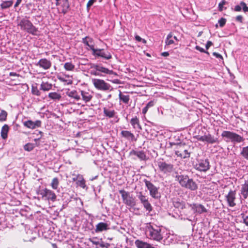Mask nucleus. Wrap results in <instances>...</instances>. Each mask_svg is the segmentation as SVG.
<instances>
[{
    "mask_svg": "<svg viewBox=\"0 0 248 248\" xmlns=\"http://www.w3.org/2000/svg\"><path fill=\"white\" fill-rule=\"evenodd\" d=\"M175 178V180L178 182L182 187L191 191H195L198 189L197 183L193 179L190 178L187 175L177 173Z\"/></svg>",
    "mask_w": 248,
    "mask_h": 248,
    "instance_id": "1",
    "label": "nucleus"
},
{
    "mask_svg": "<svg viewBox=\"0 0 248 248\" xmlns=\"http://www.w3.org/2000/svg\"><path fill=\"white\" fill-rule=\"evenodd\" d=\"M161 228L155 224L148 223L145 227V233L150 239L160 241L163 236L161 233Z\"/></svg>",
    "mask_w": 248,
    "mask_h": 248,
    "instance_id": "2",
    "label": "nucleus"
},
{
    "mask_svg": "<svg viewBox=\"0 0 248 248\" xmlns=\"http://www.w3.org/2000/svg\"><path fill=\"white\" fill-rule=\"evenodd\" d=\"M29 17L26 16L22 18L17 23L21 30L23 31L33 35H39V31L37 28L34 26L31 22L29 20Z\"/></svg>",
    "mask_w": 248,
    "mask_h": 248,
    "instance_id": "3",
    "label": "nucleus"
},
{
    "mask_svg": "<svg viewBox=\"0 0 248 248\" xmlns=\"http://www.w3.org/2000/svg\"><path fill=\"white\" fill-rule=\"evenodd\" d=\"M222 138L226 142L231 141L233 143H240L244 140V139L240 135L230 131H223L221 134Z\"/></svg>",
    "mask_w": 248,
    "mask_h": 248,
    "instance_id": "4",
    "label": "nucleus"
},
{
    "mask_svg": "<svg viewBox=\"0 0 248 248\" xmlns=\"http://www.w3.org/2000/svg\"><path fill=\"white\" fill-rule=\"evenodd\" d=\"M143 182L146 187L149 191L150 195L154 199H159L161 195L159 192V187L155 186L152 183L147 179H144Z\"/></svg>",
    "mask_w": 248,
    "mask_h": 248,
    "instance_id": "5",
    "label": "nucleus"
},
{
    "mask_svg": "<svg viewBox=\"0 0 248 248\" xmlns=\"http://www.w3.org/2000/svg\"><path fill=\"white\" fill-rule=\"evenodd\" d=\"M119 193L121 194L123 202L125 205L130 207H133L136 205L135 199L130 196L128 192L124 190H120Z\"/></svg>",
    "mask_w": 248,
    "mask_h": 248,
    "instance_id": "6",
    "label": "nucleus"
},
{
    "mask_svg": "<svg viewBox=\"0 0 248 248\" xmlns=\"http://www.w3.org/2000/svg\"><path fill=\"white\" fill-rule=\"evenodd\" d=\"M92 81L95 88L98 90L106 91L111 90V85L103 79L93 78Z\"/></svg>",
    "mask_w": 248,
    "mask_h": 248,
    "instance_id": "7",
    "label": "nucleus"
},
{
    "mask_svg": "<svg viewBox=\"0 0 248 248\" xmlns=\"http://www.w3.org/2000/svg\"><path fill=\"white\" fill-rule=\"evenodd\" d=\"M40 194L42 196V198L46 200L52 202L56 200L57 196L55 193L51 190L46 188L40 190Z\"/></svg>",
    "mask_w": 248,
    "mask_h": 248,
    "instance_id": "8",
    "label": "nucleus"
},
{
    "mask_svg": "<svg viewBox=\"0 0 248 248\" xmlns=\"http://www.w3.org/2000/svg\"><path fill=\"white\" fill-rule=\"evenodd\" d=\"M210 163L208 159H201L195 165V168L200 171L205 172L210 169Z\"/></svg>",
    "mask_w": 248,
    "mask_h": 248,
    "instance_id": "9",
    "label": "nucleus"
},
{
    "mask_svg": "<svg viewBox=\"0 0 248 248\" xmlns=\"http://www.w3.org/2000/svg\"><path fill=\"white\" fill-rule=\"evenodd\" d=\"M175 154L178 157L184 159L189 158L190 155V152L185 149V146L183 145H178L177 146Z\"/></svg>",
    "mask_w": 248,
    "mask_h": 248,
    "instance_id": "10",
    "label": "nucleus"
},
{
    "mask_svg": "<svg viewBox=\"0 0 248 248\" xmlns=\"http://www.w3.org/2000/svg\"><path fill=\"white\" fill-rule=\"evenodd\" d=\"M157 165L159 170L164 173H170L173 169V165L170 163H167L164 161L157 162Z\"/></svg>",
    "mask_w": 248,
    "mask_h": 248,
    "instance_id": "11",
    "label": "nucleus"
},
{
    "mask_svg": "<svg viewBox=\"0 0 248 248\" xmlns=\"http://www.w3.org/2000/svg\"><path fill=\"white\" fill-rule=\"evenodd\" d=\"M235 195L236 191L232 190H230L226 195V198L229 206L234 207L236 205V203L234 202V200L236 199Z\"/></svg>",
    "mask_w": 248,
    "mask_h": 248,
    "instance_id": "12",
    "label": "nucleus"
},
{
    "mask_svg": "<svg viewBox=\"0 0 248 248\" xmlns=\"http://www.w3.org/2000/svg\"><path fill=\"white\" fill-rule=\"evenodd\" d=\"M194 213L201 214L207 212L206 209L203 205L198 203H193L189 205Z\"/></svg>",
    "mask_w": 248,
    "mask_h": 248,
    "instance_id": "13",
    "label": "nucleus"
},
{
    "mask_svg": "<svg viewBox=\"0 0 248 248\" xmlns=\"http://www.w3.org/2000/svg\"><path fill=\"white\" fill-rule=\"evenodd\" d=\"M23 123L24 126L32 129L40 127L42 124L41 121L40 120H36L35 122H33L31 120H28L23 122Z\"/></svg>",
    "mask_w": 248,
    "mask_h": 248,
    "instance_id": "14",
    "label": "nucleus"
},
{
    "mask_svg": "<svg viewBox=\"0 0 248 248\" xmlns=\"http://www.w3.org/2000/svg\"><path fill=\"white\" fill-rule=\"evenodd\" d=\"M36 65L39 66L45 70H47L51 66V62L46 59H41L36 64Z\"/></svg>",
    "mask_w": 248,
    "mask_h": 248,
    "instance_id": "15",
    "label": "nucleus"
},
{
    "mask_svg": "<svg viewBox=\"0 0 248 248\" xmlns=\"http://www.w3.org/2000/svg\"><path fill=\"white\" fill-rule=\"evenodd\" d=\"M121 136L130 141H135L137 139L135 138L134 135L129 131L123 130L121 132Z\"/></svg>",
    "mask_w": 248,
    "mask_h": 248,
    "instance_id": "16",
    "label": "nucleus"
},
{
    "mask_svg": "<svg viewBox=\"0 0 248 248\" xmlns=\"http://www.w3.org/2000/svg\"><path fill=\"white\" fill-rule=\"evenodd\" d=\"M94 56H97L104 58L107 60L110 59L112 58L111 55L110 53L106 54L103 49H96L94 53H92Z\"/></svg>",
    "mask_w": 248,
    "mask_h": 248,
    "instance_id": "17",
    "label": "nucleus"
},
{
    "mask_svg": "<svg viewBox=\"0 0 248 248\" xmlns=\"http://www.w3.org/2000/svg\"><path fill=\"white\" fill-rule=\"evenodd\" d=\"M103 113L104 115L108 118H112L114 117L117 118V117L116 116V112L114 109L104 108Z\"/></svg>",
    "mask_w": 248,
    "mask_h": 248,
    "instance_id": "18",
    "label": "nucleus"
},
{
    "mask_svg": "<svg viewBox=\"0 0 248 248\" xmlns=\"http://www.w3.org/2000/svg\"><path fill=\"white\" fill-rule=\"evenodd\" d=\"M109 229L108 225L104 222H100L96 225L95 231L96 232H101Z\"/></svg>",
    "mask_w": 248,
    "mask_h": 248,
    "instance_id": "19",
    "label": "nucleus"
},
{
    "mask_svg": "<svg viewBox=\"0 0 248 248\" xmlns=\"http://www.w3.org/2000/svg\"><path fill=\"white\" fill-rule=\"evenodd\" d=\"M205 141L209 144L218 143L219 140L217 138L214 137L211 134L205 135Z\"/></svg>",
    "mask_w": 248,
    "mask_h": 248,
    "instance_id": "20",
    "label": "nucleus"
},
{
    "mask_svg": "<svg viewBox=\"0 0 248 248\" xmlns=\"http://www.w3.org/2000/svg\"><path fill=\"white\" fill-rule=\"evenodd\" d=\"M135 244L138 248H150L151 245L140 240H136Z\"/></svg>",
    "mask_w": 248,
    "mask_h": 248,
    "instance_id": "21",
    "label": "nucleus"
},
{
    "mask_svg": "<svg viewBox=\"0 0 248 248\" xmlns=\"http://www.w3.org/2000/svg\"><path fill=\"white\" fill-rule=\"evenodd\" d=\"M241 194L245 199L248 197V181H246L244 184L242 185Z\"/></svg>",
    "mask_w": 248,
    "mask_h": 248,
    "instance_id": "22",
    "label": "nucleus"
},
{
    "mask_svg": "<svg viewBox=\"0 0 248 248\" xmlns=\"http://www.w3.org/2000/svg\"><path fill=\"white\" fill-rule=\"evenodd\" d=\"M130 124L134 129L138 128L139 130L141 129V127L140 124V121L137 117H135L131 119Z\"/></svg>",
    "mask_w": 248,
    "mask_h": 248,
    "instance_id": "23",
    "label": "nucleus"
},
{
    "mask_svg": "<svg viewBox=\"0 0 248 248\" xmlns=\"http://www.w3.org/2000/svg\"><path fill=\"white\" fill-rule=\"evenodd\" d=\"M66 95L73 98L77 100H78L80 99V96L78 94L76 90L70 91L69 89L65 93Z\"/></svg>",
    "mask_w": 248,
    "mask_h": 248,
    "instance_id": "24",
    "label": "nucleus"
},
{
    "mask_svg": "<svg viewBox=\"0 0 248 248\" xmlns=\"http://www.w3.org/2000/svg\"><path fill=\"white\" fill-rule=\"evenodd\" d=\"M81 95L82 96V99L85 102H89L93 97L89 93L83 91H81Z\"/></svg>",
    "mask_w": 248,
    "mask_h": 248,
    "instance_id": "25",
    "label": "nucleus"
},
{
    "mask_svg": "<svg viewBox=\"0 0 248 248\" xmlns=\"http://www.w3.org/2000/svg\"><path fill=\"white\" fill-rule=\"evenodd\" d=\"M52 84L47 82H42L40 85V90L44 91H48L52 88Z\"/></svg>",
    "mask_w": 248,
    "mask_h": 248,
    "instance_id": "26",
    "label": "nucleus"
},
{
    "mask_svg": "<svg viewBox=\"0 0 248 248\" xmlns=\"http://www.w3.org/2000/svg\"><path fill=\"white\" fill-rule=\"evenodd\" d=\"M98 72L103 73L104 74L112 75L115 74L116 75L112 70H109L106 67H104L100 65H99L98 70Z\"/></svg>",
    "mask_w": 248,
    "mask_h": 248,
    "instance_id": "27",
    "label": "nucleus"
},
{
    "mask_svg": "<svg viewBox=\"0 0 248 248\" xmlns=\"http://www.w3.org/2000/svg\"><path fill=\"white\" fill-rule=\"evenodd\" d=\"M9 126L7 124H4L1 130V136L3 139H6L7 138V134L9 131Z\"/></svg>",
    "mask_w": 248,
    "mask_h": 248,
    "instance_id": "28",
    "label": "nucleus"
},
{
    "mask_svg": "<svg viewBox=\"0 0 248 248\" xmlns=\"http://www.w3.org/2000/svg\"><path fill=\"white\" fill-rule=\"evenodd\" d=\"M13 4V0L3 1L1 4L0 5V8L1 10L9 8L12 6Z\"/></svg>",
    "mask_w": 248,
    "mask_h": 248,
    "instance_id": "29",
    "label": "nucleus"
},
{
    "mask_svg": "<svg viewBox=\"0 0 248 248\" xmlns=\"http://www.w3.org/2000/svg\"><path fill=\"white\" fill-rule=\"evenodd\" d=\"M131 154L136 155L140 159L142 160H145L146 158V155L143 151H135L133 150L131 152Z\"/></svg>",
    "mask_w": 248,
    "mask_h": 248,
    "instance_id": "30",
    "label": "nucleus"
},
{
    "mask_svg": "<svg viewBox=\"0 0 248 248\" xmlns=\"http://www.w3.org/2000/svg\"><path fill=\"white\" fill-rule=\"evenodd\" d=\"M79 179L77 182V185L82 188H87L85 180L84 179L83 176L80 174H78Z\"/></svg>",
    "mask_w": 248,
    "mask_h": 248,
    "instance_id": "31",
    "label": "nucleus"
},
{
    "mask_svg": "<svg viewBox=\"0 0 248 248\" xmlns=\"http://www.w3.org/2000/svg\"><path fill=\"white\" fill-rule=\"evenodd\" d=\"M48 96L49 98L54 100H59L62 97L60 94L56 92L49 93Z\"/></svg>",
    "mask_w": 248,
    "mask_h": 248,
    "instance_id": "32",
    "label": "nucleus"
},
{
    "mask_svg": "<svg viewBox=\"0 0 248 248\" xmlns=\"http://www.w3.org/2000/svg\"><path fill=\"white\" fill-rule=\"evenodd\" d=\"M119 97L120 100L123 101L125 104H128L130 99L129 96L128 95H124L122 93L120 92Z\"/></svg>",
    "mask_w": 248,
    "mask_h": 248,
    "instance_id": "33",
    "label": "nucleus"
},
{
    "mask_svg": "<svg viewBox=\"0 0 248 248\" xmlns=\"http://www.w3.org/2000/svg\"><path fill=\"white\" fill-rule=\"evenodd\" d=\"M240 155L246 160H248V146L243 147Z\"/></svg>",
    "mask_w": 248,
    "mask_h": 248,
    "instance_id": "34",
    "label": "nucleus"
},
{
    "mask_svg": "<svg viewBox=\"0 0 248 248\" xmlns=\"http://www.w3.org/2000/svg\"><path fill=\"white\" fill-rule=\"evenodd\" d=\"M137 197L140 200L141 204L148 201V199L147 197L142 194L141 192H140L137 195Z\"/></svg>",
    "mask_w": 248,
    "mask_h": 248,
    "instance_id": "35",
    "label": "nucleus"
},
{
    "mask_svg": "<svg viewBox=\"0 0 248 248\" xmlns=\"http://www.w3.org/2000/svg\"><path fill=\"white\" fill-rule=\"evenodd\" d=\"M59 185V180L58 178H54L51 183V186L54 189H57Z\"/></svg>",
    "mask_w": 248,
    "mask_h": 248,
    "instance_id": "36",
    "label": "nucleus"
},
{
    "mask_svg": "<svg viewBox=\"0 0 248 248\" xmlns=\"http://www.w3.org/2000/svg\"><path fill=\"white\" fill-rule=\"evenodd\" d=\"M64 68L67 71H73L75 69V65L71 62H67L64 63Z\"/></svg>",
    "mask_w": 248,
    "mask_h": 248,
    "instance_id": "37",
    "label": "nucleus"
},
{
    "mask_svg": "<svg viewBox=\"0 0 248 248\" xmlns=\"http://www.w3.org/2000/svg\"><path fill=\"white\" fill-rule=\"evenodd\" d=\"M144 207V208L146 209L147 211H148V214H149L153 210V207L149 202V201L146 202L142 204Z\"/></svg>",
    "mask_w": 248,
    "mask_h": 248,
    "instance_id": "38",
    "label": "nucleus"
},
{
    "mask_svg": "<svg viewBox=\"0 0 248 248\" xmlns=\"http://www.w3.org/2000/svg\"><path fill=\"white\" fill-rule=\"evenodd\" d=\"M7 113L4 110L0 109V121L3 122L6 120Z\"/></svg>",
    "mask_w": 248,
    "mask_h": 248,
    "instance_id": "39",
    "label": "nucleus"
},
{
    "mask_svg": "<svg viewBox=\"0 0 248 248\" xmlns=\"http://www.w3.org/2000/svg\"><path fill=\"white\" fill-rule=\"evenodd\" d=\"M93 41V39L88 36H86L82 39V43L87 46H89L90 43H92Z\"/></svg>",
    "mask_w": 248,
    "mask_h": 248,
    "instance_id": "40",
    "label": "nucleus"
},
{
    "mask_svg": "<svg viewBox=\"0 0 248 248\" xmlns=\"http://www.w3.org/2000/svg\"><path fill=\"white\" fill-rule=\"evenodd\" d=\"M31 93L33 94L37 95V96H40L41 94V93L38 90L37 86H34V85L32 86Z\"/></svg>",
    "mask_w": 248,
    "mask_h": 248,
    "instance_id": "41",
    "label": "nucleus"
},
{
    "mask_svg": "<svg viewBox=\"0 0 248 248\" xmlns=\"http://www.w3.org/2000/svg\"><path fill=\"white\" fill-rule=\"evenodd\" d=\"M172 37V33H170L167 37L166 40V44L167 45H170L174 43V41L170 39Z\"/></svg>",
    "mask_w": 248,
    "mask_h": 248,
    "instance_id": "42",
    "label": "nucleus"
},
{
    "mask_svg": "<svg viewBox=\"0 0 248 248\" xmlns=\"http://www.w3.org/2000/svg\"><path fill=\"white\" fill-rule=\"evenodd\" d=\"M34 148V144L31 143H28L24 145V148L25 150L27 151H31Z\"/></svg>",
    "mask_w": 248,
    "mask_h": 248,
    "instance_id": "43",
    "label": "nucleus"
},
{
    "mask_svg": "<svg viewBox=\"0 0 248 248\" xmlns=\"http://www.w3.org/2000/svg\"><path fill=\"white\" fill-rule=\"evenodd\" d=\"M58 78L59 80L62 82L66 83L67 85H71L72 84L73 81L71 80H67L65 79L64 78L61 77H58Z\"/></svg>",
    "mask_w": 248,
    "mask_h": 248,
    "instance_id": "44",
    "label": "nucleus"
},
{
    "mask_svg": "<svg viewBox=\"0 0 248 248\" xmlns=\"http://www.w3.org/2000/svg\"><path fill=\"white\" fill-rule=\"evenodd\" d=\"M174 205L175 207L180 208L182 209L185 208V204L184 202H174Z\"/></svg>",
    "mask_w": 248,
    "mask_h": 248,
    "instance_id": "45",
    "label": "nucleus"
},
{
    "mask_svg": "<svg viewBox=\"0 0 248 248\" xmlns=\"http://www.w3.org/2000/svg\"><path fill=\"white\" fill-rule=\"evenodd\" d=\"M242 218L243 219V223L247 226H248V216H245L244 214H241Z\"/></svg>",
    "mask_w": 248,
    "mask_h": 248,
    "instance_id": "46",
    "label": "nucleus"
},
{
    "mask_svg": "<svg viewBox=\"0 0 248 248\" xmlns=\"http://www.w3.org/2000/svg\"><path fill=\"white\" fill-rule=\"evenodd\" d=\"M226 22V19L222 17L218 20V23L220 27H223L225 25Z\"/></svg>",
    "mask_w": 248,
    "mask_h": 248,
    "instance_id": "47",
    "label": "nucleus"
},
{
    "mask_svg": "<svg viewBox=\"0 0 248 248\" xmlns=\"http://www.w3.org/2000/svg\"><path fill=\"white\" fill-rule=\"evenodd\" d=\"M240 5L243 7V10L245 12L248 11V7L247 6L246 4L244 2H241Z\"/></svg>",
    "mask_w": 248,
    "mask_h": 248,
    "instance_id": "48",
    "label": "nucleus"
},
{
    "mask_svg": "<svg viewBox=\"0 0 248 248\" xmlns=\"http://www.w3.org/2000/svg\"><path fill=\"white\" fill-rule=\"evenodd\" d=\"M195 48L197 50H199L200 51V52H203V53H205L206 54H207L208 55H209V53L208 52V51H206L205 50H204V49L202 47H201L200 46H197L196 47H195Z\"/></svg>",
    "mask_w": 248,
    "mask_h": 248,
    "instance_id": "49",
    "label": "nucleus"
},
{
    "mask_svg": "<svg viewBox=\"0 0 248 248\" xmlns=\"http://www.w3.org/2000/svg\"><path fill=\"white\" fill-rule=\"evenodd\" d=\"M226 3V2L224 0H222L218 4V8L219 11H222L223 10V6Z\"/></svg>",
    "mask_w": 248,
    "mask_h": 248,
    "instance_id": "50",
    "label": "nucleus"
},
{
    "mask_svg": "<svg viewBox=\"0 0 248 248\" xmlns=\"http://www.w3.org/2000/svg\"><path fill=\"white\" fill-rule=\"evenodd\" d=\"M62 6L63 8L69 9V4L68 0H65V1H63Z\"/></svg>",
    "mask_w": 248,
    "mask_h": 248,
    "instance_id": "51",
    "label": "nucleus"
},
{
    "mask_svg": "<svg viewBox=\"0 0 248 248\" xmlns=\"http://www.w3.org/2000/svg\"><path fill=\"white\" fill-rule=\"evenodd\" d=\"M91 74L92 75L96 76H102V75L99 72H98V71H96V70H95V71H91Z\"/></svg>",
    "mask_w": 248,
    "mask_h": 248,
    "instance_id": "52",
    "label": "nucleus"
},
{
    "mask_svg": "<svg viewBox=\"0 0 248 248\" xmlns=\"http://www.w3.org/2000/svg\"><path fill=\"white\" fill-rule=\"evenodd\" d=\"M195 138L199 141H205V135L202 136H197Z\"/></svg>",
    "mask_w": 248,
    "mask_h": 248,
    "instance_id": "53",
    "label": "nucleus"
},
{
    "mask_svg": "<svg viewBox=\"0 0 248 248\" xmlns=\"http://www.w3.org/2000/svg\"><path fill=\"white\" fill-rule=\"evenodd\" d=\"M95 1H96V0H89L87 4V8H89Z\"/></svg>",
    "mask_w": 248,
    "mask_h": 248,
    "instance_id": "54",
    "label": "nucleus"
},
{
    "mask_svg": "<svg viewBox=\"0 0 248 248\" xmlns=\"http://www.w3.org/2000/svg\"><path fill=\"white\" fill-rule=\"evenodd\" d=\"M213 55L215 56L217 58L220 59L221 60H223L222 56L219 53L217 52H213Z\"/></svg>",
    "mask_w": 248,
    "mask_h": 248,
    "instance_id": "55",
    "label": "nucleus"
},
{
    "mask_svg": "<svg viewBox=\"0 0 248 248\" xmlns=\"http://www.w3.org/2000/svg\"><path fill=\"white\" fill-rule=\"evenodd\" d=\"M90 65H91V68H93V69H95L96 71L98 70L99 65L93 64V63H91Z\"/></svg>",
    "mask_w": 248,
    "mask_h": 248,
    "instance_id": "56",
    "label": "nucleus"
},
{
    "mask_svg": "<svg viewBox=\"0 0 248 248\" xmlns=\"http://www.w3.org/2000/svg\"><path fill=\"white\" fill-rule=\"evenodd\" d=\"M154 105V102L153 101H151L149 102L146 106H147L148 108L153 107Z\"/></svg>",
    "mask_w": 248,
    "mask_h": 248,
    "instance_id": "57",
    "label": "nucleus"
},
{
    "mask_svg": "<svg viewBox=\"0 0 248 248\" xmlns=\"http://www.w3.org/2000/svg\"><path fill=\"white\" fill-rule=\"evenodd\" d=\"M213 45V43L211 41H207L206 44V49H208L209 48Z\"/></svg>",
    "mask_w": 248,
    "mask_h": 248,
    "instance_id": "58",
    "label": "nucleus"
},
{
    "mask_svg": "<svg viewBox=\"0 0 248 248\" xmlns=\"http://www.w3.org/2000/svg\"><path fill=\"white\" fill-rule=\"evenodd\" d=\"M241 6H242L238 5H236L234 7V10L235 11H237V12L240 11L242 9Z\"/></svg>",
    "mask_w": 248,
    "mask_h": 248,
    "instance_id": "59",
    "label": "nucleus"
},
{
    "mask_svg": "<svg viewBox=\"0 0 248 248\" xmlns=\"http://www.w3.org/2000/svg\"><path fill=\"white\" fill-rule=\"evenodd\" d=\"M236 19L238 21H239L240 22H242L243 17H242V16H240H240H236Z\"/></svg>",
    "mask_w": 248,
    "mask_h": 248,
    "instance_id": "60",
    "label": "nucleus"
},
{
    "mask_svg": "<svg viewBox=\"0 0 248 248\" xmlns=\"http://www.w3.org/2000/svg\"><path fill=\"white\" fill-rule=\"evenodd\" d=\"M90 47V49H91L93 51V53H94L95 51H96V49L94 48V46L93 45H89V46H88Z\"/></svg>",
    "mask_w": 248,
    "mask_h": 248,
    "instance_id": "61",
    "label": "nucleus"
},
{
    "mask_svg": "<svg viewBox=\"0 0 248 248\" xmlns=\"http://www.w3.org/2000/svg\"><path fill=\"white\" fill-rule=\"evenodd\" d=\"M21 1H22V0H17L16 2V3L14 5V7L16 8V7H17V6H18V5L20 4Z\"/></svg>",
    "mask_w": 248,
    "mask_h": 248,
    "instance_id": "62",
    "label": "nucleus"
},
{
    "mask_svg": "<svg viewBox=\"0 0 248 248\" xmlns=\"http://www.w3.org/2000/svg\"><path fill=\"white\" fill-rule=\"evenodd\" d=\"M148 108L147 106H145L143 109H142V113L145 114L148 111Z\"/></svg>",
    "mask_w": 248,
    "mask_h": 248,
    "instance_id": "63",
    "label": "nucleus"
},
{
    "mask_svg": "<svg viewBox=\"0 0 248 248\" xmlns=\"http://www.w3.org/2000/svg\"><path fill=\"white\" fill-rule=\"evenodd\" d=\"M135 39L139 42H140L142 40V38L139 35H136L135 36Z\"/></svg>",
    "mask_w": 248,
    "mask_h": 248,
    "instance_id": "64",
    "label": "nucleus"
}]
</instances>
